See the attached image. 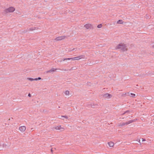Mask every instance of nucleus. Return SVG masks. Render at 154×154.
Returning a JSON list of instances; mask_svg holds the SVG:
<instances>
[{
	"instance_id": "1",
	"label": "nucleus",
	"mask_w": 154,
	"mask_h": 154,
	"mask_svg": "<svg viewBox=\"0 0 154 154\" xmlns=\"http://www.w3.org/2000/svg\"><path fill=\"white\" fill-rule=\"evenodd\" d=\"M115 49H120L123 51H127L128 50L126 45L124 43H120L118 44L115 47Z\"/></svg>"
},
{
	"instance_id": "2",
	"label": "nucleus",
	"mask_w": 154,
	"mask_h": 154,
	"mask_svg": "<svg viewBox=\"0 0 154 154\" xmlns=\"http://www.w3.org/2000/svg\"><path fill=\"white\" fill-rule=\"evenodd\" d=\"M15 10L14 7L13 6L10 7H9L6 8L4 10V12L5 13H13Z\"/></svg>"
},
{
	"instance_id": "3",
	"label": "nucleus",
	"mask_w": 154,
	"mask_h": 154,
	"mask_svg": "<svg viewBox=\"0 0 154 154\" xmlns=\"http://www.w3.org/2000/svg\"><path fill=\"white\" fill-rule=\"evenodd\" d=\"M53 128L59 131H62L65 130V128L62 127L61 125H55L53 127Z\"/></svg>"
},
{
	"instance_id": "4",
	"label": "nucleus",
	"mask_w": 154,
	"mask_h": 154,
	"mask_svg": "<svg viewBox=\"0 0 154 154\" xmlns=\"http://www.w3.org/2000/svg\"><path fill=\"white\" fill-rule=\"evenodd\" d=\"M84 58L85 56L83 55H82L78 56L72 57V60H79L82 59H84Z\"/></svg>"
},
{
	"instance_id": "5",
	"label": "nucleus",
	"mask_w": 154,
	"mask_h": 154,
	"mask_svg": "<svg viewBox=\"0 0 154 154\" xmlns=\"http://www.w3.org/2000/svg\"><path fill=\"white\" fill-rule=\"evenodd\" d=\"M84 27L87 29H91L93 28V25L91 23H87L84 25Z\"/></svg>"
},
{
	"instance_id": "6",
	"label": "nucleus",
	"mask_w": 154,
	"mask_h": 154,
	"mask_svg": "<svg viewBox=\"0 0 154 154\" xmlns=\"http://www.w3.org/2000/svg\"><path fill=\"white\" fill-rule=\"evenodd\" d=\"M26 127L25 126H21L19 128V130L21 132H24L26 131Z\"/></svg>"
},
{
	"instance_id": "7",
	"label": "nucleus",
	"mask_w": 154,
	"mask_h": 154,
	"mask_svg": "<svg viewBox=\"0 0 154 154\" xmlns=\"http://www.w3.org/2000/svg\"><path fill=\"white\" fill-rule=\"evenodd\" d=\"M41 78L40 77H38L37 78L33 79L31 78H27V80H29L30 81H37L38 80H40L41 79Z\"/></svg>"
},
{
	"instance_id": "8",
	"label": "nucleus",
	"mask_w": 154,
	"mask_h": 154,
	"mask_svg": "<svg viewBox=\"0 0 154 154\" xmlns=\"http://www.w3.org/2000/svg\"><path fill=\"white\" fill-rule=\"evenodd\" d=\"M65 38L66 36H59L56 38V40L57 41L61 40L64 39Z\"/></svg>"
},
{
	"instance_id": "9",
	"label": "nucleus",
	"mask_w": 154,
	"mask_h": 154,
	"mask_svg": "<svg viewBox=\"0 0 154 154\" xmlns=\"http://www.w3.org/2000/svg\"><path fill=\"white\" fill-rule=\"evenodd\" d=\"M103 97L105 98H109L112 97V96L110 94L106 93L103 95Z\"/></svg>"
},
{
	"instance_id": "10",
	"label": "nucleus",
	"mask_w": 154,
	"mask_h": 154,
	"mask_svg": "<svg viewBox=\"0 0 154 154\" xmlns=\"http://www.w3.org/2000/svg\"><path fill=\"white\" fill-rule=\"evenodd\" d=\"M57 69L52 68L51 69L47 71V73H50L56 71Z\"/></svg>"
},
{
	"instance_id": "11",
	"label": "nucleus",
	"mask_w": 154,
	"mask_h": 154,
	"mask_svg": "<svg viewBox=\"0 0 154 154\" xmlns=\"http://www.w3.org/2000/svg\"><path fill=\"white\" fill-rule=\"evenodd\" d=\"M107 143L109 146L110 147H113L114 144V143L112 141H110L108 142Z\"/></svg>"
},
{
	"instance_id": "12",
	"label": "nucleus",
	"mask_w": 154,
	"mask_h": 154,
	"mask_svg": "<svg viewBox=\"0 0 154 154\" xmlns=\"http://www.w3.org/2000/svg\"><path fill=\"white\" fill-rule=\"evenodd\" d=\"M133 121L132 120H130L128 122H126L125 123H122L121 125V126H124L125 125H128L132 122Z\"/></svg>"
},
{
	"instance_id": "13",
	"label": "nucleus",
	"mask_w": 154,
	"mask_h": 154,
	"mask_svg": "<svg viewBox=\"0 0 154 154\" xmlns=\"http://www.w3.org/2000/svg\"><path fill=\"white\" fill-rule=\"evenodd\" d=\"M38 28L36 27H32L29 29V31H34L38 29Z\"/></svg>"
},
{
	"instance_id": "14",
	"label": "nucleus",
	"mask_w": 154,
	"mask_h": 154,
	"mask_svg": "<svg viewBox=\"0 0 154 154\" xmlns=\"http://www.w3.org/2000/svg\"><path fill=\"white\" fill-rule=\"evenodd\" d=\"M64 94L66 96H69L70 94V92L68 91H66L64 92Z\"/></svg>"
},
{
	"instance_id": "15",
	"label": "nucleus",
	"mask_w": 154,
	"mask_h": 154,
	"mask_svg": "<svg viewBox=\"0 0 154 154\" xmlns=\"http://www.w3.org/2000/svg\"><path fill=\"white\" fill-rule=\"evenodd\" d=\"M118 24H122L123 23V21L122 20H119L117 22Z\"/></svg>"
},
{
	"instance_id": "16",
	"label": "nucleus",
	"mask_w": 154,
	"mask_h": 154,
	"mask_svg": "<svg viewBox=\"0 0 154 154\" xmlns=\"http://www.w3.org/2000/svg\"><path fill=\"white\" fill-rule=\"evenodd\" d=\"M135 94H134L131 93L130 94V96L132 97H135Z\"/></svg>"
},
{
	"instance_id": "17",
	"label": "nucleus",
	"mask_w": 154,
	"mask_h": 154,
	"mask_svg": "<svg viewBox=\"0 0 154 154\" xmlns=\"http://www.w3.org/2000/svg\"><path fill=\"white\" fill-rule=\"evenodd\" d=\"M72 58H65L63 60V61H64L65 60H72Z\"/></svg>"
},
{
	"instance_id": "18",
	"label": "nucleus",
	"mask_w": 154,
	"mask_h": 154,
	"mask_svg": "<svg viewBox=\"0 0 154 154\" xmlns=\"http://www.w3.org/2000/svg\"><path fill=\"white\" fill-rule=\"evenodd\" d=\"M129 92L127 93H125V94H123V96H125L126 95L129 96Z\"/></svg>"
},
{
	"instance_id": "19",
	"label": "nucleus",
	"mask_w": 154,
	"mask_h": 154,
	"mask_svg": "<svg viewBox=\"0 0 154 154\" xmlns=\"http://www.w3.org/2000/svg\"><path fill=\"white\" fill-rule=\"evenodd\" d=\"M102 27V24H99L97 26V27L98 28H101V27Z\"/></svg>"
},
{
	"instance_id": "20",
	"label": "nucleus",
	"mask_w": 154,
	"mask_h": 154,
	"mask_svg": "<svg viewBox=\"0 0 154 154\" xmlns=\"http://www.w3.org/2000/svg\"><path fill=\"white\" fill-rule=\"evenodd\" d=\"M61 117H64L66 119H67L68 118V117L67 116H61Z\"/></svg>"
},
{
	"instance_id": "21",
	"label": "nucleus",
	"mask_w": 154,
	"mask_h": 154,
	"mask_svg": "<svg viewBox=\"0 0 154 154\" xmlns=\"http://www.w3.org/2000/svg\"><path fill=\"white\" fill-rule=\"evenodd\" d=\"M146 140L145 139H142V141H145Z\"/></svg>"
},
{
	"instance_id": "22",
	"label": "nucleus",
	"mask_w": 154,
	"mask_h": 154,
	"mask_svg": "<svg viewBox=\"0 0 154 154\" xmlns=\"http://www.w3.org/2000/svg\"><path fill=\"white\" fill-rule=\"evenodd\" d=\"M28 96H29V97H31V94H28Z\"/></svg>"
},
{
	"instance_id": "23",
	"label": "nucleus",
	"mask_w": 154,
	"mask_h": 154,
	"mask_svg": "<svg viewBox=\"0 0 154 154\" xmlns=\"http://www.w3.org/2000/svg\"><path fill=\"white\" fill-rule=\"evenodd\" d=\"M152 47H153V48H154V45L152 46Z\"/></svg>"
},
{
	"instance_id": "24",
	"label": "nucleus",
	"mask_w": 154,
	"mask_h": 154,
	"mask_svg": "<svg viewBox=\"0 0 154 154\" xmlns=\"http://www.w3.org/2000/svg\"><path fill=\"white\" fill-rule=\"evenodd\" d=\"M74 49H73V50H72L73 51Z\"/></svg>"
}]
</instances>
